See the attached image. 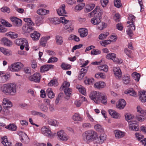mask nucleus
I'll list each match as a JSON object with an SVG mask.
<instances>
[{
  "mask_svg": "<svg viewBox=\"0 0 146 146\" xmlns=\"http://www.w3.org/2000/svg\"><path fill=\"white\" fill-rule=\"evenodd\" d=\"M17 89V85L13 83L5 84L0 87V90L4 93L11 96L16 94Z\"/></svg>",
  "mask_w": 146,
  "mask_h": 146,
  "instance_id": "nucleus-1",
  "label": "nucleus"
},
{
  "mask_svg": "<svg viewBox=\"0 0 146 146\" xmlns=\"http://www.w3.org/2000/svg\"><path fill=\"white\" fill-rule=\"evenodd\" d=\"M97 134L96 132L93 130H87L82 134V139L87 143H90L92 141H95L97 137Z\"/></svg>",
  "mask_w": 146,
  "mask_h": 146,
  "instance_id": "nucleus-2",
  "label": "nucleus"
},
{
  "mask_svg": "<svg viewBox=\"0 0 146 146\" xmlns=\"http://www.w3.org/2000/svg\"><path fill=\"white\" fill-rule=\"evenodd\" d=\"M137 110L138 113L137 114L136 119L139 121L142 122L146 119V111H144L139 106L137 107Z\"/></svg>",
  "mask_w": 146,
  "mask_h": 146,
  "instance_id": "nucleus-3",
  "label": "nucleus"
},
{
  "mask_svg": "<svg viewBox=\"0 0 146 146\" xmlns=\"http://www.w3.org/2000/svg\"><path fill=\"white\" fill-rule=\"evenodd\" d=\"M15 43L17 45H20V48L21 50H23L25 47L26 50H28V42L27 40L25 38L17 39L15 40Z\"/></svg>",
  "mask_w": 146,
  "mask_h": 146,
  "instance_id": "nucleus-4",
  "label": "nucleus"
},
{
  "mask_svg": "<svg viewBox=\"0 0 146 146\" xmlns=\"http://www.w3.org/2000/svg\"><path fill=\"white\" fill-rule=\"evenodd\" d=\"M101 95V92L94 91L90 94L89 96L91 100L96 104H98L100 102Z\"/></svg>",
  "mask_w": 146,
  "mask_h": 146,
  "instance_id": "nucleus-5",
  "label": "nucleus"
},
{
  "mask_svg": "<svg viewBox=\"0 0 146 146\" xmlns=\"http://www.w3.org/2000/svg\"><path fill=\"white\" fill-rule=\"evenodd\" d=\"M60 20L62 23L64 25V27L65 29H68V31L69 32L72 31L73 29L71 27V23L69 20L66 19L64 17H60Z\"/></svg>",
  "mask_w": 146,
  "mask_h": 146,
  "instance_id": "nucleus-6",
  "label": "nucleus"
},
{
  "mask_svg": "<svg viewBox=\"0 0 146 146\" xmlns=\"http://www.w3.org/2000/svg\"><path fill=\"white\" fill-rule=\"evenodd\" d=\"M41 131L42 134L49 138L53 137L55 134L54 133H52L49 127L47 126L43 127L41 129Z\"/></svg>",
  "mask_w": 146,
  "mask_h": 146,
  "instance_id": "nucleus-7",
  "label": "nucleus"
},
{
  "mask_svg": "<svg viewBox=\"0 0 146 146\" xmlns=\"http://www.w3.org/2000/svg\"><path fill=\"white\" fill-rule=\"evenodd\" d=\"M24 66L23 64L18 62L12 64L9 67V70L12 72L19 71Z\"/></svg>",
  "mask_w": 146,
  "mask_h": 146,
  "instance_id": "nucleus-8",
  "label": "nucleus"
},
{
  "mask_svg": "<svg viewBox=\"0 0 146 146\" xmlns=\"http://www.w3.org/2000/svg\"><path fill=\"white\" fill-rule=\"evenodd\" d=\"M103 13V10L102 9H101L99 6H97L94 10L91 12L90 14L92 15H94L95 17L101 19V16Z\"/></svg>",
  "mask_w": 146,
  "mask_h": 146,
  "instance_id": "nucleus-9",
  "label": "nucleus"
},
{
  "mask_svg": "<svg viewBox=\"0 0 146 146\" xmlns=\"http://www.w3.org/2000/svg\"><path fill=\"white\" fill-rule=\"evenodd\" d=\"M107 59H111L116 64H120L122 62V60L116 57V54L114 53H110L107 54L106 56Z\"/></svg>",
  "mask_w": 146,
  "mask_h": 146,
  "instance_id": "nucleus-10",
  "label": "nucleus"
},
{
  "mask_svg": "<svg viewBox=\"0 0 146 146\" xmlns=\"http://www.w3.org/2000/svg\"><path fill=\"white\" fill-rule=\"evenodd\" d=\"M129 129L135 131H138L139 128L137 122L135 121H129Z\"/></svg>",
  "mask_w": 146,
  "mask_h": 146,
  "instance_id": "nucleus-11",
  "label": "nucleus"
},
{
  "mask_svg": "<svg viewBox=\"0 0 146 146\" xmlns=\"http://www.w3.org/2000/svg\"><path fill=\"white\" fill-rule=\"evenodd\" d=\"M41 76L40 74L38 73H35L33 75L30 76L29 79L31 81L35 82H39L40 80Z\"/></svg>",
  "mask_w": 146,
  "mask_h": 146,
  "instance_id": "nucleus-12",
  "label": "nucleus"
},
{
  "mask_svg": "<svg viewBox=\"0 0 146 146\" xmlns=\"http://www.w3.org/2000/svg\"><path fill=\"white\" fill-rule=\"evenodd\" d=\"M57 135L59 138L63 141H66L68 138V136L63 130H61L58 132Z\"/></svg>",
  "mask_w": 146,
  "mask_h": 146,
  "instance_id": "nucleus-13",
  "label": "nucleus"
},
{
  "mask_svg": "<svg viewBox=\"0 0 146 146\" xmlns=\"http://www.w3.org/2000/svg\"><path fill=\"white\" fill-rule=\"evenodd\" d=\"M106 138L107 136L105 133L101 134L99 137H97H97L96 138L95 142L97 143L102 144L106 140Z\"/></svg>",
  "mask_w": 146,
  "mask_h": 146,
  "instance_id": "nucleus-14",
  "label": "nucleus"
},
{
  "mask_svg": "<svg viewBox=\"0 0 146 146\" xmlns=\"http://www.w3.org/2000/svg\"><path fill=\"white\" fill-rule=\"evenodd\" d=\"M10 19L13 23L17 27H20L22 25V20L16 17H11Z\"/></svg>",
  "mask_w": 146,
  "mask_h": 146,
  "instance_id": "nucleus-15",
  "label": "nucleus"
},
{
  "mask_svg": "<svg viewBox=\"0 0 146 146\" xmlns=\"http://www.w3.org/2000/svg\"><path fill=\"white\" fill-rule=\"evenodd\" d=\"M65 5L63 4L61 5L58 9H56L57 13L59 16H65V15L67 14V12L65 9Z\"/></svg>",
  "mask_w": 146,
  "mask_h": 146,
  "instance_id": "nucleus-16",
  "label": "nucleus"
},
{
  "mask_svg": "<svg viewBox=\"0 0 146 146\" xmlns=\"http://www.w3.org/2000/svg\"><path fill=\"white\" fill-rule=\"evenodd\" d=\"M34 25L25 24L22 27V30L25 33H29L35 30V28L33 27Z\"/></svg>",
  "mask_w": 146,
  "mask_h": 146,
  "instance_id": "nucleus-17",
  "label": "nucleus"
},
{
  "mask_svg": "<svg viewBox=\"0 0 146 146\" xmlns=\"http://www.w3.org/2000/svg\"><path fill=\"white\" fill-rule=\"evenodd\" d=\"M113 71L115 75L117 78L119 79L122 76L121 70L119 67L113 68Z\"/></svg>",
  "mask_w": 146,
  "mask_h": 146,
  "instance_id": "nucleus-18",
  "label": "nucleus"
},
{
  "mask_svg": "<svg viewBox=\"0 0 146 146\" xmlns=\"http://www.w3.org/2000/svg\"><path fill=\"white\" fill-rule=\"evenodd\" d=\"M0 40L1 44L5 46L10 47L12 45V41L5 37L2 38Z\"/></svg>",
  "mask_w": 146,
  "mask_h": 146,
  "instance_id": "nucleus-19",
  "label": "nucleus"
},
{
  "mask_svg": "<svg viewBox=\"0 0 146 146\" xmlns=\"http://www.w3.org/2000/svg\"><path fill=\"white\" fill-rule=\"evenodd\" d=\"M129 28L126 31L127 34L129 36L131 37L133 35L132 31L135 29V25L133 24H130L129 27Z\"/></svg>",
  "mask_w": 146,
  "mask_h": 146,
  "instance_id": "nucleus-20",
  "label": "nucleus"
},
{
  "mask_svg": "<svg viewBox=\"0 0 146 146\" xmlns=\"http://www.w3.org/2000/svg\"><path fill=\"white\" fill-rule=\"evenodd\" d=\"M88 68L86 67L81 69L78 76V78L80 80H82L86 74Z\"/></svg>",
  "mask_w": 146,
  "mask_h": 146,
  "instance_id": "nucleus-21",
  "label": "nucleus"
},
{
  "mask_svg": "<svg viewBox=\"0 0 146 146\" xmlns=\"http://www.w3.org/2000/svg\"><path fill=\"white\" fill-rule=\"evenodd\" d=\"M54 65H45L40 67V71L42 73H44L45 71H48L49 69L53 68Z\"/></svg>",
  "mask_w": 146,
  "mask_h": 146,
  "instance_id": "nucleus-22",
  "label": "nucleus"
},
{
  "mask_svg": "<svg viewBox=\"0 0 146 146\" xmlns=\"http://www.w3.org/2000/svg\"><path fill=\"white\" fill-rule=\"evenodd\" d=\"M49 11L46 10L43 8H40L38 9L36 12V13L41 16L44 15L48 13Z\"/></svg>",
  "mask_w": 146,
  "mask_h": 146,
  "instance_id": "nucleus-23",
  "label": "nucleus"
},
{
  "mask_svg": "<svg viewBox=\"0 0 146 146\" xmlns=\"http://www.w3.org/2000/svg\"><path fill=\"white\" fill-rule=\"evenodd\" d=\"M126 105V102L123 99H121L116 105V107L119 109H122L124 108Z\"/></svg>",
  "mask_w": 146,
  "mask_h": 146,
  "instance_id": "nucleus-24",
  "label": "nucleus"
},
{
  "mask_svg": "<svg viewBox=\"0 0 146 146\" xmlns=\"http://www.w3.org/2000/svg\"><path fill=\"white\" fill-rule=\"evenodd\" d=\"M31 115L34 116H38L40 117L46 118V115L41 112L36 111L35 110H32L31 111Z\"/></svg>",
  "mask_w": 146,
  "mask_h": 146,
  "instance_id": "nucleus-25",
  "label": "nucleus"
},
{
  "mask_svg": "<svg viewBox=\"0 0 146 146\" xmlns=\"http://www.w3.org/2000/svg\"><path fill=\"white\" fill-rule=\"evenodd\" d=\"M106 86L105 83L102 81L97 82L94 84V87L98 89L103 88Z\"/></svg>",
  "mask_w": 146,
  "mask_h": 146,
  "instance_id": "nucleus-26",
  "label": "nucleus"
},
{
  "mask_svg": "<svg viewBox=\"0 0 146 146\" xmlns=\"http://www.w3.org/2000/svg\"><path fill=\"white\" fill-rule=\"evenodd\" d=\"M78 32L80 33V36L82 37H84L87 36L88 34L87 29L82 28L79 29Z\"/></svg>",
  "mask_w": 146,
  "mask_h": 146,
  "instance_id": "nucleus-27",
  "label": "nucleus"
},
{
  "mask_svg": "<svg viewBox=\"0 0 146 146\" xmlns=\"http://www.w3.org/2000/svg\"><path fill=\"white\" fill-rule=\"evenodd\" d=\"M2 144L5 146H11L12 144L11 142H9L7 140V136L3 137L1 139Z\"/></svg>",
  "mask_w": 146,
  "mask_h": 146,
  "instance_id": "nucleus-28",
  "label": "nucleus"
},
{
  "mask_svg": "<svg viewBox=\"0 0 146 146\" xmlns=\"http://www.w3.org/2000/svg\"><path fill=\"white\" fill-rule=\"evenodd\" d=\"M40 34L38 32L35 31L31 34V36L33 40H37L39 39Z\"/></svg>",
  "mask_w": 146,
  "mask_h": 146,
  "instance_id": "nucleus-29",
  "label": "nucleus"
},
{
  "mask_svg": "<svg viewBox=\"0 0 146 146\" xmlns=\"http://www.w3.org/2000/svg\"><path fill=\"white\" fill-rule=\"evenodd\" d=\"M3 105L6 107L11 108L12 106V103L9 100L6 98L3 99Z\"/></svg>",
  "mask_w": 146,
  "mask_h": 146,
  "instance_id": "nucleus-30",
  "label": "nucleus"
},
{
  "mask_svg": "<svg viewBox=\"0 0 146 146\" xmlns=\"http://www.w3.org/2000/svg\"><path fill=\"white\" fill-rule=\"evenodd\" d=\"M139 98L143 102H146V92L143 91L141 92L139 95Z\"/></svg>",
  "mask_w": 146,
  "mask_h": 146,
  "instance_id": "nucleus-31",
  "label": "nucleus"
},
{
  "mask_svg": "<svg viewBox=\"0 0 146 146\" xmlns=\"http://www.w3.org/2000/svg\"><path fill=\"white\" fill-rule=\"evenodd\" d=\"M49 36L43 37L40 40V44L43 46H45L46 44L47 41L50 38Z\"/></svg>",
  "mask_w": 146,
  "mask_h": 146,
  "instance_id": "nucleus-32",
  "label": "nucleus"
},
{
  "mask_svg": "<svg viewBox=\"0 0 146 146\" xmlns=\"http://www.w3.org/2000/svg\"><path fill=\"white\" fill-rule=\"evenodd\" d=\"M109 112L111 117L115 118H117L120 116V114L114 110H109Z\"/></svg>",
  "mask_w": 146,
  "mask_h": 146,
  "instance_id": "nucleus-33",
  "label": "nucleus"
},
{
  "mask_svg": "<svg viewBox=\"0 0 146 146\" xmlns=\"http://www.w3.org/2000/svg\"><path fill=\"white\" fill-rule=\"evenodd\" d=\"M115 137L118 138H120L123 137L124 135V133L121 131L118 130H115L114 131Z\"/></svg>",
  "mask_w": 146,
  "mask_h": 146,
  "instance_id": "nucleus-34",
  "label": "nucleus"
},
{
  "mask_svg": "<svg viewBox=\"0 0 146 146\" xmlns=\"http://www.w3.org/2000/svg\"><path fill=\"white\" fill-rule=\"evenodd\" d=\"M72 119L75 121H81L82 120L80 115L77 113H75L72 117Z\"/></svg>",
  "mask_w": 146,
  "mask_h": 146,
  "instance_id": "nucleus-35",
  "label": "nucleus"
},
{
  "mask_svg": "<svg viewBox=\"0 0 146 146\" xmlns=\"http://www.w3.org/2000/svg\"><path fill=\"white\" fill-rule=\"evenodd\" d=\"M101 102L104 104H106L107 103V98L106 95L104 93H101V96H100Z\"/></svg>",
  "mask_w": 146,
  "mask_h": 146,
  "instance_id": "nucleus-36",
  "label": "nucleus"
},
{
  "mask_svg": "<svg viewBox=\"0 0 146 146\" xmlns=\"http://www.w3.org/2000/svg\"><path fill=\"white\" fill-rule=\"evenodd\" d=\"M95 7V5L94 3L89 4L86 6V12H89L92 10Z\"/></svg>",
  "mask_w": 146,
  "mask_h": 146,
  "instance_id": "nucleus-37",
  "label": "nucleus"
},
{
  "mask_svg": "<svg viewBox=\"0 0 146 146\" xmlns=\"http://www.w3.org/2000/svg\"><path fill=\"white\" fill-rule=\"evenodd\" d=\"M101 19L98 17H95L94 16V17L92 19L91 22L92 24L94 25H98L100 23Z\"/></svg>",
  "mask_w": 146,
  "mask_h": 146,
  "instance_id": "nucleus-38",
  "label": "nucleus"
},
{
  "mask_svg": "<svg viewBox=\"0 0 146 146\" xmlns=\"http://www.w3.org/2000/svg\"><path fill=\"white\" fill-rule=\"evenodd\" d=\"M21 141L23 143H27L29 142V138L27 134L24 133L21 136Z\"/></svg>",
  "mask_w": 146,
  "mask_h": 146,
  "instance_id": "nucleus-39",
  "label": "nucleus"
},
{
  "mask_svg": "<svg viewBox=\"0 0 146 146\" xmlns=\"http://www.w3.org/2000/svg\"><path fill=\"white\" fill-rule=\"evenodd\" d=\"M48 97L50 98H52L55 96V94L53 93L52 89L50 88H48L46 90Z\"/></svg>",
  "mask_w": 146,
  "mask_h": 146,
  "instance_id": "nucleus-40",
  "label": "nucleus"
},
{
  "mask_svg": "<svg viewBox=\"0 0 146 146\" xmlns=\"http://www.w3.org/2000/svg\"><path fill=\"white\" fill-rule=\"evenodd\" d=\"M5 35L6 36H9L12 38H15L18 36V35L16 33L10 32L6 33Z\"/></svg>",
  "mask_w": 146,
  "mask_h": 146,
  "instance_id": "nucleus-41",
  "label": "nucleus"
},
{
  "mask_svg": "<svg viewBox=\"0 0 146 146\" xmlns=\"http://www.w3.org/2000/svg\"><path fill=\"white\" fill-rule=\"evenodd\" d=\"M135 17L132 14L129 15L128 17L129 21H127V23L128 24H129L131 23V24H133L134 25H135L134 23V20H135Z\"/></svg>",
  "mask_w": 146,
  "mask_h": 146,
  "instance_id": "nucleus-42",
  "label": "nucleus"
},
{
  "mask_svg": "<svg viewBox=\"0 0 146 146\" xmlns=\"http://www.w3.org/2000/svg\"><path fill=\"white\" fill-rule=\"evenodd\" d=\"M133 78L137 82H138L139 80L140 77V75L136 72H134L131 74Z\"/></svg>",
  "mask_w": 146,
  "mask_h": 146,
  "instance_id": "nucleus-43",
  "label": "nucleus"
},
{
  "mask_svg": "<svg viewBox=\"0 0 146 146\" xmlns=\"http://www.w3.org/2000/svg\"><path fill=\"white\" fill-rule=\"evenodd\" d=\"M5 128L12 131H15L17 129V126L13 124H10L5 127Z\"/></svg>",
  "mask_w": 146,
  "mask_h": 146,
  "instance_id": "nucleus-44",
  "label": "nucleus"
},
{
  "mask_svg": "<svg viewBox=\"0 0 146 146\" xmlns=\"http://www.w3.org/2000/svg\"><path fill=\"white\" fill-rule=\"evenodd\" d=\"M125 93L132 96H135L136 95V92L133 88L130 89L127 91H125Z\"/></svg>",
  "mask_w": 146,
  "mask_h": 146,
  "instance_id": "nucleus-45",
  "label": "nucleus"
},
{
  "mask_svg": "<svg viewBox=\"0 0 146 146\" xmlns=\"http://www.w3.org/2000/svg\"><path fill=\"white\" fill-rule=\"evenodd\" d=\"M56 120H54L53 119L49 118L48 119L47 123L49 125L53 126H56Z\"/></svg>",
  "mask_w": 146,
  "mask_h": 146,
  "instance_id": "nucleus-46",
  "label": "nucleus"
},
{
  "mask_svg": "<svg viewBox=\"0 0 146 146\" xmlns=\"http://www.w3.org/2000/svg\"><path fill=\"white\" fill-rule=\"evenodd\" d=\"M8 78V76L6 74H4L0 77V82L2 83L5 82L7 80Z\"/></svg>",
  "mask_w": 146,
  "mask_h": 146,
  "instance_id": "nucleus-47",
  "label": "nucleus"
},
{
  "mask_svg": "<svg viewBox=\"0 0 146 146\" xmlns=\"http://www.w3.org/2000/svg\"><path fill=\"white\" fill-rule=\"evenodd\" d=\"M126 120L129 123V121H132L131 120L133 118V115L130 114L128 113L125 115Z\"/></svg>",
  "mask_w": 146,
  "mask_h": 146,
  "instance_id": "nucleus-48",
  "label": "nucleus"
},
{
  "mask_svg": "<svg viewBox=\"0 0 146 146\" xmlns=\"http://www.w3.org/2000/svg\"><path fill=\"white\" fill-rule=\"evenodd\" d=\"M56 40L57 43L59 45H61L63 42L62 37L59 35L56 36Z\"/></svg>",
  "mask_w": 146,
  "mask_h": 146,
  "instance_id": "nucleus-49",
  "label": "nucleus"
},
{
  "mask_svg": "<svg viewBox=\"0 0 146 146\" xmlns=\"http://www.w3.org/2000/svg\"><path fill=\"white\" fill-rule=\"evenodd\" d=\"M123 80L124 84H128L130 81V76L128 75H124L123 78Z\"/></svg>",
  "mask_w": 146,
  "mask_h": 146,
  "instance_id": "nucleus-50",
  "label": "nucleus"
},
{
  "mask_svg": "<svg viewBox=\"0 0 146 146\" xmlns=\"http://www.w3.org/2000/svg\"><path fill=\"white\" fill-rule=\"evenodd\" d=\"M94 82V79L92 78H87L86 80H85L84 82L86 85H88L92 84Z\"/></svg>",
  "mask_w": 146,
  "mask_h": 146,
  "instance_id": "nucleus-51",
  "label": "nucleus"
},
{
  "mask_svg": "<svg viewBox=\"0 0 146 146\" xmlns=\"http://www.w3.org/2000/svg\"><path fill=\"white\" fill-rule=\"evenodd\" d=\"M99 69L100 70L102 71L105 72H107L108 70L107 65L105 64L100 66L99 67Z\"/></svg>",
  "mask_w": 146,
  "mask_h": 146,
  "instance_id": "nucleus-52",
  "label": "nucleus"
},
{
  "mask_svg": "<svg viewBox=\"0 0 146 146\" xmlns=\"http://www.w3.org/2000/svg\"><path fill=\"white\" fill-rule=\"evenodd\" d=\"M71 66L69 64H67L64 63H62L61 65V68L64 70H67L70 68Z\"/></svg>",
  "mask_w": 146,
  "mask_h": 146,
  "instance_id": "nucleus-53",
  "label": "nucleus"
},
{
  "mask_svg": "<svg viewBox=\"0 0 146 146\" xmlns=\"http://www.w3.org/2000/svg\"><path fill=\"white\" fill-rule=\"evenodd\" d=\"M64 92L66 95L68 97H70L71 94V89L70 88H65L64 89Z\"/></svg>",
  "mask_w": 146,
  "mask_h": 146,
  "instance_id": "nucleus-54",
  "label": "nucleus"
},
{
  "mask_svg": "<svg viewBox=\"0 0 146 146\" xmlns=\"http://www.w3.org/2000/svg\"><path fill=\"white\" fill-rule=\"evenodd\" d=\"M39 108L41 110L43 111L46 112L48 110V107L45 105L42 104L40 106Z\"/></svg>",
  "mask_w": 146,
  "mask_h": 146,
  "instance_id": "nucleus-55",
  "label": "nucleus"
},
{
  "mask_svg": "<svg viewBox=\"0 0 146 146\" xmlns=\"http://www.w3.org/2000/svg\"><path fill=\"white\" fill-rule=\"evenodd\" d=\"M24 20L25 22L27 23V24H26L35 25V23L32 21L31 18H25L24 19Z\"/></svg>",
  "mask_w": 146,
  "mask_h": 146,
  "instance_id": "nucleus-56",
  "label": "nucleus"
},
{
  "mask_svg": "<svg viewBox=\"0 0 146 146\" xmlns=\"http://www.w3.org/2000/svg\"><path fill=\"white\" fill-rule=\"evenodd\" d=\"M95 76L96 78H105L106 77L105 74L100 72L96 74Z\"/></svg>",
  "mask_w": 146,
  "mask_h": 146,
  "instance_id": "nucleus-57",
  "label": "nucleus"
},
{
  "mask_svg": "<svg viewBox=\"0 0 146 146\" xmlns=\"http://www.w3.org/2000/svg\"><path fill=\"white\" fill-rule=\"evenodd\" d=\"M58 83L57 82V81L54 80H52L50 81L49 82L48 85L49 86H56L58 85Z\"/></svg>",
  "mask_w": 146,
  "mask_h": 146,
  "instance_id": "nucleus-58",
  "label": "nucleus"
},
{
  "mask_svg": "<svg viewBox=\"0 0 146 146\" xmlns=\"http://www.w3.org/2000/svg\"><path fill=\"white\" fill-rule=\"evenodd\" d=\"M109 35V33L108 32H106L104 33L101 34L99 35V38L100 40L104 39Z\"/></svg>",
  "mask_w": 146,
  "mask_h": 146,
  "instance_id": "nucleus-59",
  "label": "nucleus"
},
{
  "mask_svg": "<svg viewBox=\"0 0 146 146\" xmlns=\"http://www.w3.org/2000/svg\"><path fill=\"white\" fill-rule=\"evenodd\" d=\"M63 97V94L62 93L59 94L58 96L57 97L55 101V104L57 105L59 101L61 100Z\"/></svg>",
  "mask_w": 146,
  "mask_h": 146,
  "instance_id": "nucleus-60",
  "label": "nucleus"
},
{
  "mask_svg": "<svg viewBox=\"0 0 146 146\" xmlns=\"http://www.w3.org/2000/svg\"><path fill=\"white\" fill-rule=\"evenodd\" d=\"M69 39L74 40L75 41L78 42L80 41L79 38L76 36L74 35H70L69 37Z\"/></svg>",
  "mask_w": 146,
  "mask_h": 146,
  "instance_id": "nucleus-61",
  "label": "nucleus"
},
{
  "mask_svg": "<svg viewBox=\"0 0 146 146\" xmlns=\"http://www.w3.org/2000/svg\"><path fill=\"white\" fill-rule=\"evenodd\" d=\"M101 53V51L100 50L98 49H94L91 51V54L92 55H97L100 54Z\"/></svg>",
  "mask_w": 146,
  "mask_h": 146,
  "instance_id": "nucleus-62",
  "label": "nucleus"
},
{
  "mask_svg": "<svg viewBox=\"0 0 146 146\" xmlns=\"http://www.w3.org/2000/svg\"><path fill=\"white\" fill-rule=\"evenodd\" d=\"M113 18L116 22H118L120 20V16L118 13H116L114 15Z\"/></svg>",
  "mask_w": 146,
  "mask_h": 146,
  "instance_id": "nucleus-63",
  "label": "nucleus"
},
{
  "mask_svg": "<svg viewBox=\"0 0 146 146\" xmlns=\"http://www.w3.org/2000/svg\"><path fill=\"white\" fill-rule=\"evenodd\" d=\"M114 6L117 8H119L121 6L120 0H114Z\"/></svg>",
  "mask_w": 146,
  "mask_h": 146,
  "instance_id": "nucleus-64",
  "label": "nucleus"
}]
</instances>
